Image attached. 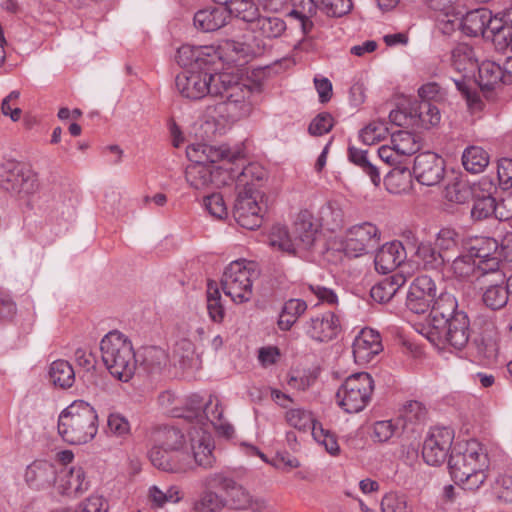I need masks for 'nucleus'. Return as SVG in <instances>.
Listing matches in <instances>:
<instances>
[{
    "label": "nucleus",
    "instance_id": "ddd939ff",
    "mask_svg": "<svg viewBox=\"0 0 512 512\" xmlns=\"http://www.w3.org/2000/svg\"><path fill=\"white\" fill-rule=\"evenodd\" d=\"M498 246L494 238L476 236L464 244V249L473 259H476L481 275L494 274L496 281L502 282L504 274L500 271Z\"/></svg>",
    "mask_w": 512,
    "mask_h": 512
},
{
    "label": "nucleus",
    "instance_id": "a211bd4d",
    "mask_svg": "<svg viewBox=\"0 0 512 512\" xmlns=\"http://www.w3.org/2000/svg\"><path fill=\"white\" fill-rule=\"evenodd\" d=\"M454 432L448 427H433L427 433L422 447L424 461L431 466L445 462L451 450Z\"/></svg>",
    "mask_w": 512,
    "mask_h": 512
},
{
    "label": "nucleus",
    "instance_id": "412c9836",
    "mask_svg": "<svg viewBox=\"0 0 512 512\" xmlns=\"http://www.w3.org/2000/svg\"><path fill=\"white\" fill-rule=\"evenodd\" d=\"M413 173L419 183L437 185L444 177V160L433 152L420 153L414 159Z\"/></svg>",
    "mask_w": 512,
    "mask_h": 512
},
{
    "label": "nucleus",
    "instance_id": "c756f323",
    "mask_svg": "<svg viewBox=\"0 0 512 512\" xmlns=\"http://www.w3.org/2000/svg\"><path fill=\"white\" fill-rule=\"evenodd\" d=\"M411 125L429 129L441 121V113L437 106L429 101L415 102L410 105Z\"/></svg>",
    "mask_w": 512,
    "mask_h": 512
},
{
    "label": "nucleus",
    "instance_id": "f03ea898",
    "mask_svg": "<svg viewBox=\"0 0 512 512\" xmlns=\"http://www.w3.org/2000/svg\"><path fill=\"white\" fill-rule=\"evenodd\" d=\"M217 80L221 86L220 93L215 97L220 96L224 100L207 106L206 117L218 124L236 122L248 117L253 110L252 89L239 82L236 76L228 72H223V75Z\"/></svg>",
    "mask_w": 512,
    "mask_h": 512
},
{
    "label": "nucleus",
    "instance_id": "ea45409f",
    "mask_svg": "<svg viewBox=\"0 0 512 512\" xmlns=\"http://www.w3.org/2000/svg\"><path fill=\"white\" fill-rule=\"evenodd\" d=\"M479 190L478 185H470L468 181L456 178L446 186L445 197L450 202L464 204L473 198Z\"/></svg>",
    "mask_w": 512,
    "mask_h": 512
},
{
    "label": "nucleus",
    "instance_id": "a19ab883",
    "mask_svg": "<svg viewBox=\"0 0 512 512\" xmlns=\"http://www.w3.org/2000/svg\"><path fill=\"white\" fill-rule=\"evenodd\" d=\"M451 65L459 72L473 71L477 60L473 48L468 44H458L451 51Z\"/></svg>",
    "mask_w": 512,
    "mask_h": 512
},
{
    "label": "nucleus",
    "instance_id": "bf43d9fd",
    "mask_svg": "<svg viewBox=\"0 0 512 512\" xmlns=\"http://www.w3.org/2000/svg\"><path fill=\"white\" fill-rule=\"evenodd\" d=\"M507 18L503 15L502 18H498L497 16H492L490 12V21L487 24L486 36L492 38V41L497 48L499 44H503L505 41V34L507 31H510L512 25L508 24Z\"/></svg>",
    "mask_w": 512,
    "mask_h": 512
},
{
    "label": "nucleus",
    "instance_id": "20e7f679",
    "mask_svg": "<svg viewBox=\"0 0 512 512\" xmlns=\"http://www.w3.org/2000/svg\"><path fill=\"white\" fill-rule=\"evenodd\" d=\"M254 174H256L257 181L264 176V172L258 166L250 164L237 173L234 181L238 192L233 216L241 227L249 230H254L262 224L261 208L258 204L260 197L258 184L254 181H247Z\"/></svg>",
    "mask_w": 512,
    "mask_h": 512
},
{
    "label": "nucleus",
    "instance_id": "1a4fd4ad",
    "mask_svg": "<svg viewBox=\"0 0 512 512\" xmlns=\"http://www.w3.org/2000/svg\"><path fill=\"white\" fill-rule=\"evenodd\" d=\"M374 380L366 372L348 376L336 392V403L346 413L363 411L371 401Z\"/></svg>",
    "mask_w": 512,
    "mask_h": 512
},
{
    "label": "nucleus",
    "instance_id": "3c124183",
    "mask_svg": "<svg viewBox=\"0 0 512 512\" xmlns=\"http://www.w3.org/2000/svg\"><path fill=\"white\" fill-rule=\"evenodd\" d=\"M432 9L435 12V18L439 22L453 24L461 21L463 9L459 2H432Z\"/></svg>",
    "mask_w": 512,
    "mask_h": 512
},
{
    "label": "nucleus",
    "instance_id": "c03bdc74",
    "mask_svg": "<svg viewBox=\"0 0 512 512\" xmlns=\"http://www.w3.org/2000/svg\"><path fill=\"white\" fill-rule=\"evenodd\" d=\"M269 245L282 252L289 254L297 253V244L294 243L293 236L282 225L272 227L269 235Z\"/></svg>",
    "mask_w": 512,
    "mask_h": 512
},
{
    "label": "nucleus",
    "instance_id": "dca6fc26",
    "mask_svg": "<svg viewBox=\"0 0 512 512\" xmlns=\"http://www.w3.org/2000/svg\"><path fill=\"white\" fill-rule=\"evenodd\" d=\"M186 180L194 189H204L210 184L227 186L235 181L237 173L231 167L192 163L186 168Z\"/></svg>",
    "mask_w": 512,
    "mask_h": 512
},
{
    "label": "nucleus",
    "instance_id": "4be33fe9",
    "mask_svg": "<svg viewBox=\"0 0 512 512\" xmlns=\"http://www.w3.org/2000/svg\"><path fill=\"white\" fill-rule=\"evenodd\" d=\"M382 351V337L373 328L365 327L361 329L352 343L354 360L360 365L370 363Z\"/></svg>",
    "mask_w": 512,
    "mask_h": 512
},
{
    "label": "nucleus",
    "instance_id": "5fc2aeb1",
    "mask_svg": "<svg viewBox=\"0 0 512 512\" xmlns=\"http://www.w3.org/2000/svg\"><path fill=\"white\" fill-rule=\"evenodd\" d=\"M229 7V17L241 19L244 22L254 26L260 17L258 7L255 2H225Z\"/></svg>",
    "mask_w": 512,
    "mask_h": 512
},
{
    "label": "nucleus",
    "instance_id": "bb28decb",
    "mask_svg": "<svg viewBox=\"0 0 512 512\" xmlns=\"http://www.w3.org/2000/svg\"><path fill=\"white\" fill-rule=\"evenodd\" d=\"M319 234V225L314 222L313 216L308 211L298 214L292 231L294 243L298 250H311Z\"/></svg>",
    "mask_w": 512,
    "mask_h": 512
},
{
    "label": "nucleus",
    "instance_id": "4c0bfd02",
    "mask_svg": "<svg viewBox=\"0 0 512 512\" xmlns=\"http://www.w3.org/2000/svg\"><path fill=\"white\" fill-rule=\"evenodd\" d=\"M226 494L230 498L232 507L237 510L251 509L253 511H260L265 506L262 499H254L246 489L239 486L236 482L234 487L230 488Z\"/></svg>",
    "mask_w": 512,
    "mask_h": 512
},
{
    "label": "nucleus",
    "instance_id": "b1692460",
    "mask_svg": "<svg viewBox=\"0 0 512 512\" xmlns=\"http://www.w3.org/2000/svg\"><path fill=\"white\" fill-rule=\"evenodd\" d=\"M88 487L89 482L82 467H68L60 462L55 483V488L60 494L77 496L86 491Z\"/></svg>",
    "mask_w": 512,
    "mask_h": 512
},
{
    "label": "nucleus",
    "instance_id": "37998d69",
    "mask_svg": "<svg viewBox=\"0 0 512 512\" xmlns=\"http://www.w3.org/2000/svg\"><path fill=\"white\" fill-rule=\"evenodd\" d=\"M265 38H278L286 30V23L277 16H260L252 27Z\"/></svg>",
    "mask_w": 512,
    "mask_h": 512
},
{
    "label": "nucleus",
    "instance_id": "0eeeda50",
    "mask_svg": "<svg viewBox=\"0 0 512 512\" xmlns=\"http://www.w3.org/2000/svg\"><path fill=\"white\" fill-rule=\"evenodd\" d=\"M40 187L39 174L31 167L15 160H7L0 165V188L19 199H29Z\"/></svg>",
    "mask_w": 512,
    "mask_h": 512
},
{
    "label": "nucleus",
    "instance_id": "473e14b6",
    "mask_svg": "<svg viewBox=\"0 0 512 512\" xmlns=\"http://www.w3.org/2000/svg\"><path fill=\"white\" fill-rule=\"evenodd\" d=\"M186 154L192 163L213 165L227 157L226 151L205 143H194L187 147Z\"/></svg>",
    "mask_w": 512,
    "mask_h": 512
},
{
    "label": "nucleus",
    "instance_id": "09e8293b",
    "mask_svg": "<svg viewBox=\"0 0 512 512\" xmlns=\"http://www.w3.org/2000/svg\"><path fill=\"white\" fill-rule=\"evenodd\" d=\"M509 300V295L505 287L496 283L487 286L483 290V304L491 310H500L504 308Z\"/></svg>",
    "mask_w": 512,
    "mask_h": 512
},
{
    "label": "nucleus",
    "instance_id": "a18cd8bd",
    "mask_svg": "<svg viewBox=\"0 0 512 512\" xmlns=\"http://www.w3.org/2000/svg\"><path fill=\"white\" fill-rule=\"evenodd\" d=\"M222 59L227 63H236L244 60L251 53V47L240 41L227 39L219 45Z\"/></svg>",
    "mask_w": 512,
    "mask_h": 512
},
{
    "label": "nucleus",
    "instance_id": "338daca9",
    "mask_svg": "<svg viewBox=\"0 0 512 512\" xmlns=\"http://www.w3.org/2000/svg\"><path fill=\"white\" fill-rule=\"evenodd\" d=\"M399 426L391 420L377 421L373 425V439L378 442H387L398 433Z\"/></svg>",
    "mask_w": 512,
    "mask_h": 512
},
{
    "label": "nucleus",
    "instance_id": "7ed1b4c3",
    "mask_svg": "<svg viewBox=\"0 0 512 512\" xmlns=\"http://www.w3.org/2000/svg\"><path fill=\"white\" fill-rule=\"evenodd\" d=\"M58 433L71 445L92 441L98 432V414L84 400H75L62 410L58 417Z\"/></svg>",
    "mask_w": 512,
    "mask_h": 512
},
{
    "label": "nucleus",
    "instance_id": "7c9ffc66",
    "mask_svg": "<svg viewBox=\"0 0 512 512\" xmlns=\"http://www.w3.org/2000/svg\"><path fill=\"white\" fill-rule=\"evenodd\" d=\"M152 441L154 446L174 451V453H186L185 436L175 427L163 426L157 428L152 434Z\"/></svg>",
    "mask_w": 512,
    "mask_h": 512
},
{
    "label": "nucleus",
    "instance_id": "6e6552de",
    "mask_svg": "<svg viewBox=\"0 0 512 512\" xmlns=\"http://www.w3.org/2000/svg\"><path fill=\"white\" fill-rule=\"evenodd\" d=\"M40 187L39 174L31 167L15 160H7L0 165V188L19 199H29Z\"/></svg>",
    "mask_w": 512,
    "mask_h": 512
},
{
    "label": "nucleus",
    "instance_id": "680f3d73",
    "mask_svg": "<svg viewBox=\"0 0 512 512\" xmlns=\"http://www.w3.org/2000/svg\"><path fill=\"white\" fill-rule=\"evenodd\" d=\"M460 243V234L452 228H442L436 236L435 245L443 252L455 250Z\"/></svg>",
    "mask_w": 512,
    "mask_h": 512
},
{
    "label": "nucleus",
    "instance_id": "423d86ee",
    "mask_svg": "<svg viewBox=\"0 0 512 512\" xmlns=\"http://www.w3.org/2000/svg\"><path fill=\"white\" fill-rule=\"evenodd\" d=\"M258 264L246 259H238L225 268L221 285L226 296L236 304L248 302L253 295V283L259 277Z\"/></svg>",
    "mask_w": 512,
    "mask_h": 512
},
{
    "label": "nucleus",
    "instance_id": "0e129e2a",
    "mask_svg": "<svg viewBox=\"0 0 512 512\" xmlns=\"http://www.w3.org/2000/svg\"><path fill=\"white\" fill-rule=\"evenodd\" d=\"M203 206L207 212L216 219H225L228 210L224 202L223 196L219 193H213L203 199Z\"/></svg>",
    "mask_w": 512,
    "mask_h": 512
},
{
    "label": "nucleus",
    "instance_id": "2eb2a0df",
    "mask_svg": "<svg viewBox=\"0 0 512 512\" xmlns=\"http://www.w3.org/2000/svg\"><path fill=\"white\" fill-rule=\"evenodd\" d=\"M419 149L420 143L413 133L399 130L392 133L389 144L378 148V156L388 165L399 166L406 163Z\"/></svg>",
    "mask_w": 512,
    "mask_h": 512
},
{
    "label": "nucleus",
    "instance_id": "e433bc0d",
    "mask_svg": "<svg viewBox=\"0 0 512 512\" xmlns=\"http://www.w3.org/2000/svg\"><path fill=\"white\" fill-rule=\"evenodd\" d=\"M307 310V303L298 298L287 300L280 312L278 327L282 331H288L297 322L299 317Z\"/></svg>",
    "mask_w": 512,
    "mask_h": 512
},
{
    "label": "nucleus",
    "instance_id": "49530a36",
    "mask_svg": "<svg viewBox=\"0 0 512 512\" xmlns=\"http://www.w3.org/2000/svg\"><path fill=\"white\" fill-rule=\"evenodd\" d=\"M453 275L459 279H468L475 274L481 275L476 259H473L467 252L460 254L450 264Z\"/></svg>",
    "mask_w": 512,
    "mask_h": 512
},
{
    "label": "nucleus",
    "instance_id": "c85d7f7f",
    "mask_svg": "<svg viewBox=\"0 0 512 512\" xmlns=\"http://www.w3.org/2000/svg\"><path fill=\"white\" fill-rule=\"evenodd\" d=\"M406 258V251L398 241L384 244L376 253L375 269L382 274H387L400 267Z\"/></svg>",
    "mask_w": 512,
    "mask_h": 512
},
{
    "label": "nucleus",
    "instance_id": "2f4dec72",
    "mask_svg": "<svg viewBox=\"0 0 512 512\" xmlns=\"http://www.w3.org/2000/svg\"><path fill=\"white\" fill-rule=\"evenodd\" d=\"M160 406L170 413L173 417L183 418L187 421L192 419L195 414L194 408L190 403V398L183 400L172 391H164L158 396Z\"/></svg>",
    "mask_w": 512,
    "mask_h": 512
},
{
    "label": "nucleus",
    "instance_id": "5701e85b",
    "mask_svg": "<svg viewBox=\"0 0 512 512\" xmlns=\"http://www.w3.org/2000/svg\"><path fill=\"white\" fill-rule=\"evenodd\" d=\"M428 311L429 315L420 330L421 334L436 325L439 327V325L445 324L449 318L454 317L456 313H460L462 310L458 309V302L453 294L441 291Z\"/></svg>",
    "mask_w": 512,
    "mask_h": 512
},
{
    "label": "nucleus",
    "instance_id": "c9c22d12",
    "mask_svg": "<svg viewBox=\"0 0 512 512\" xmlns=\"http://www.w3.org/2000/svg\"><path fill=\"white\" fill-rule=\"evenodd\" d=\"M48 374L53 385L61 389L72 387L76 378L72 365L63 359L53 361L50 364Z\"/></svg>",
    "mask_w": 512,
    "mask_h": 512
},
{
    "label": "nucleus",
    "instance_id": "de8ad7c7",
    "mask_svg": "<svg viewBox=\"0 0 512 512\" xmlns=\"http://www.w3.org/2000/svg\"><path fill=\"white\" fill-rule=\"evenodd\" d=\"M206 301L210 319L215 323H221L225 316V308L221 302V293L214 282L207 284Z\"/></svg>",
    "mask_w": 512,
    "mask_h": 512
},
{
    "label": "nucleus",
    "instance_id": "e2e57ef3",
    "mask_svg": "<svg viewBox=\"0 0 512 512\" xmlns=\"http://www.w3.org/2000/svg\"><path fill=\"white\" fill-rule=\"evenodd\" d=\"M286 421L292 427L303 431L314 425L311 413L301 408L288 410L286 412Z\"/></svg>",
    "mask_w": 512,
    "mask_h": 512
},
{
    "label": "nucleus",
    "instance_id": "052dcab7",
    "mask_svg": "<svg viewBox=\"0 0 512 512\" xmlns=\"http://www.w3.org/2000/svg\"><path fill=\"white\" fill-rule=\"evenodd\" d=\"M219 59H222L219 46H197L196 69H209Z\"/></svg>",
    "mask_w": 512,
    "mask_h": 512
},
{
    "label": "nucleus",
    "instance_id": "cd10ccee",
    "mask_svg": "<svg viewBox=\"0 0 512 512\" xmlns=\"http://www.w3.org/2000/svg\"><path fill=\"white\" fill-rule=\"evenodd\" d=\"M228 18V5L225 2H214V4L195 13L194 25L204 32H212L223 27Z\"/></svg>",
    "mask_w": 512,
    "mask_h": 512
},
{
    "label": "nucleus",
    "instance_id": "603ef678",
    "mask_svg": "<svg viewBox=\"0 0 512 512\" xmlns=\"http://www.w3.org/2000/svg\"><path fill=\"white\" fill-rule=\"evenodd\" d=\"M382 512H414V505L409 497L402 493L389 492L381 500Z\"/></svg>",
    "mask_w": 512,
    "mask_h": 512
},
{
    "label": "nucleus",
    "instance_id": "9b49d317",
    "mask_svg": "<svg viewBox=\"0 0 512 512\" xmlns=\"http://www.w3.org/2000/svg\"><path fill=\"white\" fill-rule=\"evenodd\" d=\"M422 335L438 348L449 346L461 350L467 345L471 336L469 317L465 311H461L449 318L445 324L429 328L422 332Z\"/></svg>",
    "mask_w": 512,
    "mask_h": 512
},
{
    "label": "nucleus",
    "instance_id": "72a5a7b5",
    "mask_svg": "<svg viewBox=\"0 0 512 512\" xmlns=\"http://www.w3.org/2000/svg\"><path fill=\"white\" fill-rule=\"evenodd\" d=\"M490 21V10L476 8L463 13L460 25L462 30L469 36L485 35L487 24Z\"/></svg>",
    "mask_w": 512,
    "mask_h": 512
},
{
    "label": "nucleus",
    "instance_id": "13d9d810",
    "mask_svg": "<svg viewBox=\"0 0 512 512\" xmlns=\"http://www.w3.org/2000/svg\"><path fill=\"white\" fill-rule=\"evenodd\" d=\"M388 127L381 121H372L359 132V138L365 145H374L388 136Z\"/></svg>",
    "mask_w": 512,
    "mask_h": 512
},
{
    "label": "nucleus",
    "instance_id": "6e6d98bb",
    "mask_svg": "<svg viewBox=\"0 0 512 512\" xmlns=\"http://www.w3.org/2000/svg\"><path fill=\"white\" fill-rule=\"evenodd\" d=\"M224 500L215 492L206 489L193 502V512H220L224 507Z\"/></svg>",
    "mask_w": 512,
    "mask_h": 512
},
{
    "label": "nucleus",
    "instance_id": "f257e3e1",
    "mask_svg": "<svg viewBox=\"0 0 512 512\" xmlns=\"http://www.w3.org/2000/svg\"><path fill=\"white\" fill-rule=\"evenodd\" d=\"M488 465L484 446L474 439L457 443L448 459L452 479L464 490H477L484 483Z\"/></svg>",
    "mask_w": 512,
    "mask_h": 512
},
{
    "label": "nucleus",
    "instance_id": "864d4df0",
    "mask_svg": "<svg viewBox=\"0 0 512 512\" xmlns=\"http://www.w3.org/2000/svg\"><path fill=\"white\" fill-rule=\"evenodd\" d=\"M320 220L328 230L335 231L343 226L344 213L337 203L329 202L321 207Z\"/></svg>",
    "mask_w": 512,
    "mask_h": 512
},
{
    "label": "nucleus",
    "instance_id": "9d476101",
    "mask_svg": "<svg viewBox=\"0 0 512 512\" xmlns=\"http://www.w3.org/2000/svg\"><path fill=\"white\" fill-rule=\"evenodd\" d=\"M223 72L212 73L209 69H187L176 76L177 92L184 99L199 101L207 96L220 93V83L217 80Z\"/></svg>",
    "mask_w": 512,
    "mask_h": 512
},
{
    "label": "nucleus",
    "instance_id": "4d7b16f0",
    "mask_svg": "<svg viewBox=\"0 0 512 512\" xmlns=\"http://www.w3.org/2000/svg\"><path fill=\"white\" fill-rule=\"evenodd\" d=\"M107 434L112 437L126 439L131 434V425L128 419L118 412L109 413L107 417Z\"/></svg>",
    "mask_w": 512,
    "mask_h": 512
},
{
    "label": "nucleus",
    "instance_id": "39448f33",
    "mask_svg": "<svg viewBox=\"0 0 512 512\" xmlns=\"http://www.w3.org/2000/svg\"><path fill=\"white\" fill-rule=\"evenodd\" d=\"M100 350L109 373L120 381H129L137 364L131 341L124 334L111 331L102 338Z\"/></svg>",
    "mask_w": 512,
    "mask_h": 512
},
{
    "label": "nucleus",
    "instance_id": "69168bd1",
    "mask_svg": "<svg viewBox=\"0 0 512 512\" xmlns=\"http://www.w3.org/2000/svg\"><path fill=\"white\" fill-rule=\"evenodd\" d=\"M312 434L314 439L323 445L328 453L337 455L340 451L338 442L334 434L330 431L323 429L321 426L313 425Z\"/></svg>",
    "mask_w": 512,
    "mask_h": 512
},
{
    "label": "nucleus",
    "instance_id": "f3484780",
    "mask_svg": "<svg viewBox=\"0 0 512 512\" xmlns=\"http://www.w3.org/2000/svg\"><path fill=\"white\" fill-rule=\"evenodd\" d=\"M189 452L186 454L193 458L195 464L204 469H210L214 466L216 458L214 456V440L211 432L205 426H191L187 428Z\"/></svg>",
    "mask_w": 512,
    "mask_h": 512
},
{
    "label": "nucleus",
    "instance_id": "79ce46f5",
    "mask_svg": "<svg viewBox=\"0 0 512 512\" xmlns=\"http://www.w3.org/2000/svg\"><path fill=\"white\" fill-rule=\"evenodd\" d=\"M429 242H421L416 250V257L427 270H436L446 262L444 255Z\"/></svg>",
    "mask_w": 512,
    "mask_h": 512
},
{
    "label": "nucleus",
    "instance_id": "f704fd0d",
    "mask_svg": "<svg viewBox=\"0 0 512 512\" xmlns=\"http://www.w3.org/2000/svg\"><path fill=\"white\" fill-rule=\"evenodd\" d=\"M461 161L467 172L478 174L483 172L489 165L490 156L482 147L471 145L462 152Z\"/></svg>",
    "mask_w": 512,
    "mask_h": 512
},
{
    "label": "nucleus",
    "instance_id": "a878e982",
    "mask_svg": "<svg viewBox=\"0 0 512 512\" xmlns=\"http://www.w3.org/2000/svg\"><path fill=\"white\" fill-rule=\"evenodd\" d=\"M60 462L52 463L46 460H36L27 466L25 481L34 489H46L55 486Z\"/></svg>",
    "mask_w": 512,
    "mask_h": 512
},
{
    "label": "nucleus",
    "instance_id": "8fccbe9b",
    "mask_svg": "<svg viewBox=\"0 0 512 512\" xmlns=\"http://www.w3.org/2000/svg\"><path fill=\"white\" fill-rule=\"evenodd\" d=\"M474 203L471 209V217L480 221L487 219L495 214L497 205L496 200L491 194L480 195L478 192L473 196Z\"/></svg>",
    "mask_w": 512,
    "mask_h": 512
},
{
    "label": "nucleus",
    "instance_id": "6ab92c4d",
    "mask_svg": "<svg viewBox=\"0 0 512 512\" xmlns=\"http://www.w3.org/2000/svg\"><path fill=\"white\" fill-rule=\"evenodd\" d=\"M305 335L316 343H328L341 332L339 317L332 311H326L310 317L303 326Z\"/></svg>",
    "mask_w": 512,
    "mask_h": 512
},
{
    "label": "nucleus",
    "instance_id": "774afa93",
    "mask_svg": "<svg viewBox=\"0 0 512 512\" xmlns=\"http://www.w3.org/2000/svg\"><path fill=\"white\" fill-rule=\"evenodd\" d=\"M75 512H108V503L102 495L91 494L78 505Z\"/></svg>",
    "mask_w": 512,
    "mask_h": 512
},
{
    "label": "nucleus",
    "instance_id": "aec40b11",
    "mask_svg": "<svg viewBox=\"0 0 512 512\" xmlns=\"http://www.w3.org/2000/svg\"><path fill=\"white\" fill-rule=\"evenodd\" d=\"M436 296L435 281L427 275L418 276L410 284L406 306L411 312L422 314L429 310Z\"/></svg>",
    "mask_w": 512,
    "mask_h": 512
},
{
    "label": "nucleus",
    "instance_id": "58836bf2",
    "mask_svg": "<svg viewBox=\"0 0 512 512\" xmlns=\"http://www.w3.org/2000/svg\"><path fill=\"white\" fill-rule=\"evenodd\" d=\"M479 86L482 90H492L499 85L504 77L503 68L494 61L485 60L477 65Z\"/></svg>",
    "mask_w": 512,
    "mask_h": 512
},
{
    "label": "nucleus",
    "instance_id": "f8f14e48",
    "mask_svg": "<svg viewBox=\"0 0 512 512\" xmlns=\"http://www.w3.org/2000/svg\"><path fill=\"white\" fill-rule=\"evenodd\" d=\"M190 403L197 416H192L189 425L191 426H205L208 431L211 427L219 431L225 436H231L234 433L233 427L223 418V407L220 400L216 396H210L208 401L203 403L198 395L190 397Z\"/></svg>",
    "mask_w": 512,
    "mask_h": 512
},
{
    "label": "nucleus",
    "instance_id": "4468645a",
    "mask_svg": "<svg viewBox=\"0 0 512 512\" xmlns=\"http://www.w3.org/2000/svg\"><path fill=\"white\" fill-rule=\"evenodd\" d=\"M379 241L380 231L376 225L364 222L347 230L342 249L347 256L357 258L373 251Z\"/></svg>",
    "mask_w": 512,
    "mask_h": 512
},
{
    "label": "nucleus",
    "instance_id": "393cba45",
    "mask_svg": "<svg viewBox=\"0 0 512 512\" xmlns=\"http://www.w3.org/2000/svg\"><path fill=\"white\" fill-rule=\"evenodd\" d=\"M149 459L154 467L168 473H183L192 468V462L186 453H174L159 446H152Z\"/></svg>",
    "mask_w": 512,
    "mask_h": 512
}]
</instances>
